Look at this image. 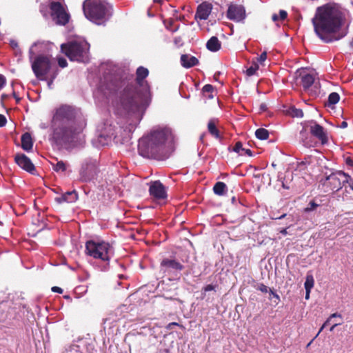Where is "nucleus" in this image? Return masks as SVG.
Wrapping results in <instances>:
<instances>
[{"label":"nucleus","mask_w":353,"mask_h":353,"mask_svg":"<svg viewBox=\"0 0 353 353\" xmlns=\"http://www.w3.org/2000/svg\"><path fill=\"white\" fill-rule=\"evenodd\" d=\"M85 126L86 119L80 109L62 105L52 118V139L57 144L76 146L82 140Z\"/></svg>","instance_id":"obj_1"},{"label":"nucleus","mask_w":353,"mask_h":353,"mask_svg":"<svg viewBox=\"0 0 353 353\" xmlns=\"http://www.w3.org/2000/svg\"><path fill=\"white\" fill-rule=\"evenodd\" d=\"M344 20L343 12L337 7L326 4L317 8L312 23L319 37L325 43H330L347 34L346 30L338 33Z\"/></svg>","instance_id":"obj_2"},{"label":"nucleus","mask_w":353,"mask_h":353,"mask_svg":"<svg viewBox=\"0 0 353 353\" xmlns=\"http://www.w3.org/2000/svg\"><path fill=\"white\" fill-rule=\"evenodd\" d=\"M149 71L142 66L137 70L136 85H128L120 93L117 105L126 113L143 111L149 104L150 87L144 79Z\"/></svg>","instance_id":"obj_3"},{"label":"nucleus","mask_w":353,"mask_h":353,"mask_svg":"<svg viewBox=\"0 0 353 353\" xmlns=\"http://www.w3.org/2000/svg\"><path fill=\"white\" fill-rule=\"evenodd\" d=\"M172 141L173 134L170 128H158L139 140L138 152L144 158L160 159L166 154L167 143Z\"/></svg>","instance_id":"obj_4"},{"label":"nucleus","mask_w":353,"mask_h":353,"mask_svg":"<svg viewBox=\"0 0 353 353\" xmlns=\"http://www.w3.org/2000/svg\"><path fill=\"white\" fill-rule=\"evenodd\" d=\"M85 17L100 25L112 15V6L105 0H85L83 4Z\"/></svg>","instance_id":"obj_5"},{"label":"nucleus","mask_w":353,"mask_h":353,"mask_svg":"<svg viewBox=\"0 0 353 353\" xmlns=\"http://www.w3.org/2000/svg\"><path fill=\"white\" fill-rule=\"evenodd\" d=\"M89 50L90 44L85 41H71L61 45V52L72 61L88 62Z\"/></svg>","instance_id":"obj_6"},{"label":"nucleus","mask_w":353,"mask_h":353,"mask_svg":"<svg viewBox=\"0 0 353 353\" xmlns=\"http://www.w3.org/2000/svg\"><path fill=\"white\" fill-rule=\"evenodd\" d=\"M85 252L87 255L95 259L109 262L111 254H112V247L109 243L103 241L89 240L85 243Z\"/></svg>","instance_id":"obj_7"},{"label":"nucleus","mask_w":353,"mask_h":353,"mask_svg":"<svg viewBox=\"0 0 353 353\" xmlns=\"http://www.w3.org/2000/svg\"><path fill=\"white\" fill-rule=\"evenodd\" d=\"M343 171H336L323 178L320 181L324 192H337L343 186Z\"/></svg>","instance_id":"obj_8"},{"label":"nucleus","mask_w":353,"mask_h":353,"mask_svg":"<svg viewBox=\"0 0 353 353\" xmlns=\"http://www.w3.org/2000/svg\"><path fill=\"white\" fill-rule=\"evenodd\" d=\"M32 70L39 80H47L52 64L50 58L46 55H38L32 63Z\"/></svg>","instance_id":"obj_9"},{"label":"nucleus","mask_w":353,"mask_h":353,"mask_svg":"<svg viewBox=\"0 0 353 353\" xmlns=\"http://www.w3.org/2000/svg\"><path fill=\"white\" fill-rule=\"evenodd\" d=\"M50 16L55 24L59 26L66 25L70 20V14L66 12L63 5L58 1H51L49 5Z\"/></svg>","instance_id":"obj_10"},{"label":"nucleus","mask_w":353,"mask_h":353,"mask_svg":"<svg viewBox=\"0 0 353 353\" xmlns=\"http://www.w3.org/2000/svg\"><path fill=\"white\" fill-rule=\"evenodd\" d=\"M122 85L123 81L120 78L108 76L105 78V81L101 83L100 89L107 98H110L114 96Z\"/></svg>","instance_id":"obj_11"},{"label":"nucleus","mask_w":353,"mask_h":353,"mask_svg":"<svg viewBox=\"0 0 353 353\" xmlns=\"http://www.w3.org/2000/svg\"><path fill=\"white\" fill-rule=\"evenodd\" d=\"M99 169L96 161H85L81 165L79 170L80 181L90 182L96 179Z\"/></svg>","instance_id":"obj_12"},{"label":"nucleus","mask_w":353,"mask_h":353,"mask_svg":"<svg viewBox=\"0 0 353 353\" xmlns=\"http://www.w3.org/2000/svg\"><path fill=\"white\" fill-rule=\"evenodd\" d=\"M294 80L296 85H301L304 90L309 89L314 82V77L309 74L305 69H298L294 73Z\"/></svg>","instance_id":"obj_13"},{"label":"nucleus","mask_w":353,"mask_h":353,"mask_svg":"<svg viewBox=\"0 0 353 353\" xmlns=\"http://www.w3.org/2000/svg\"><path fill=\"white\" fill-rule=\"evenodd\" d=\"M226 16L228 19L234 22H243L246 17L245 8L241 5L230 4L228 6Z\"/></svg>","instance_id":"obj_14"},{"label":"nucleus","mask_w":353,"mask_h":353,"mask_svg":"<svg viewBox=\"0 0 353 353\" xmlns=\"http://www.w3.org/2000/svg\"><path fill=\"white\" fill-rule=\"evenodd\" d=\"M149 192L150 196L157 200L164 199L167 197L165 188L159 181H154L150 183Z\"/></svg>","instance_id":"obj_15"},{"label":"nucleus","mask_w":353,"mask_h":353,"mask_svg":"<svg viewBox=\"0 0 353 353\" xmlns=\"http://www.w3.org/2000/svg\"><path fill=\"white\" fill-rule=\"evenodd\" d=\"M310 125V131L312 136L319 139L322 145L328 143L327 134L325 128L315 121Z\"/></svg>","instance_id":"obj_16"},{"label":"nucleus","mask_w":353,"mask_h":353,"mask_svg":"<svg viewBox=\"0 0 353 353\" xmlns=\"http://www.w3.org/2000/svg\"><path fill=\"white\" fill-rule=\"evenodd\" d=\"M160 266L165 273H170L172 270L181 272L184 268V266L180 262L169 258L163 259L160 263Z\"/></svg>","instance_id":"obj_17"},{"label":"nucleus","mask_w":353,"mask_h":353,"mask_svg":"<svg viewBox=\"0 0 353 353\" xmlns=\"http://www.w3.org/2000/svg\"><path fill=\"white\" fill-rule=\"evenodd\" d=\"M16 163L23 170L31 174L35 171V166L31 160L24 154H17L14 157Z\"/></svg>","instance_id":"obj_18"},{"label":"nucleus","mask_w":353,"mask_h":353,"mask_svg":"<svg viewBox=\"0 0 353 353\" xmlns=\"http://www.w3.org/2000/svg\"><path fill=\"white\" fill-rule=\"evenodd\" d=\"M212 10V4L208 1H204L198 6L195 18L200 20H206L210 14Z\"/></svg>","instance_id":"obj_19"},{"label":"nucleus","mask_w":353,"mask_h":353,"mask_svg":"<svg viewBox=\"0 0 353 353\" xmlns=\"http://www.w3.org/2000/svg\"><path fill=\"white\" fill-rule=\"evenodd\" d=\"M78 199V194L75 190L68 191L55 198L58 203H73Z\"/></svg>","instance_id":"obj_20"},{"label":"nucleus","mask_w":353,"mask_h":353,"mask_svg":"<svg viewBox=\"0 0 353 353\" xmlns=\"http://www.w3.org/2000/svg\"><path fill=\"white\" fill-rule=\"evenodd\" d=\"M180 61L182 66L185 68H190L199 64V60L196 57L187 54H182Z\"/></svg>","instance_id":"obj_21"},{"label":"nucleus","mask_w":353,"mask_h":353,"mask_svg":"<svg viewBox=\"0 0 353 353\" xmlns=\"http://www.w3.org/2000/svg\"><path fill=\"white\" fill-rule=\"evenodd\" d=\"M218 123V120L212 119L209 121L208 123V130L209 133L217 139H221L222 137L220 134L219 129L217 128L216 124Z\"/></svg>","instance_id":"obj_22"},{"label":"nucleus","mask_w":353,"mask_h":353,"mask_svg":"<svg viewBox=\"0 0 353 353\" xmlns=\"http://www.w3.org/2000/svg\"><path fill=\"white\" fill-rule=\"evenodd\" d=\"M21 148L29 152L32 150L33 146V141L32 139V137L29 132H26L23 134H22L21 138Z\"/></svg>","instance_id":"obj_23"},{"label":"nucleus","mask_w":353,"mask_h":353,"mask_svg":"<svg viewBox=\"0 0 353 353\" xmlns=\"http://www.w3.org/2000/svg\"><path fill=\"white\" fill-rule=\"evenodd\" d=\"M221 46V42L216 37H212L206 43V48L211 52H217Z\"/></svg>","instance_id":"obj_24"},{"label":"nucleus","mask_w":353,"mask_h":353,"mask_svg":"<svg viewBox=\"0 0 353 353\" xmlns=\"http://www.w3.org/2000/svg\"><path fill=\"white\" fill-rule=\"evenodd\" d=\"M226 190L227 185L225 183L221 181L216 182L213 187L214 193L219 196L224 195L226 192Z\"/></svg>","instance_id":"obj_25"},{"label":"nucleus","mask_w":353,"mask_h":353,"mask_svg":"<svg viewBox=\"0 0 353 353\" xmlns=\"http://www.w3.org/2000/svg\"><path fill=\"white\" fill-rule=\"evenodd\" d=\"M340 100V96L337 92H332L328 96V99L325 105L328 107H332L335 104H336Z\"/></svg>","instance_id":"obj_26"},{"label":"nucleus","mask_w":353,"mask_h":353,"mask_svg":"<svg viewBox=\"0 0 353 353\" xmlns=\"http://www.w3.org/2000/svg\"><path fill=\"white\" fill-rule=\"evenodd\" d=\"M214 87L210 84H206L203 87L202 92L203 95L208 99H212L214 98L213 92Z\"/></svg>","instance_id":"obj_27"},{"label":"nucleus","mask_w":353,"mask_h":353,"mask_svg":"<svg viewBox=\"0 0 353 353\" xmlns=\"http://www.w3.org/2000/svg\"><path fill=\"white\" fill-rule=\"evenodd\" d=\"M256 137L260 140H266L269 137V132L265 128H259L255 132Z\"/></svg>","instance_id":"obj_28"},{"label":"nucleus","mask_w":353,"mask_h":353,"mask_svg":"<svg viewBox=\"0 0 353 353\" xmlns=\"http://www.w3.org/2000/svg\"><path fill=\"white\" fill-rule=\"evenodd\" d=\"M259 63L256 62L254 59H253L251 66L248 68L246 70L247 75L249 77L254 75L256 73V72L259 70Z\"/></svg>","instance_id":"obj_29"},{"label":"nucleus","mask_w":353,"mask_h":353,"mask_svg":"<svg viewBox=\"0 0 353 353\" xmlns=\"http://www.w3.org/2000/svg\"><path fill=\"white\" fill-rule=\"evenodd\" d=\"M288 17V13L285 10H281L279 11V14H273L272 16V19L273 21H277L278 20L284 21Z\"/></svg>","instance_id":"obj_30"},{"label":"nucleus","mask_w":353,"mask_h":353,"mask_svg":"<svg viewBox=\"0 0 353 353\" xmlns=\"http://www.w3.org/2000/svg\"><path fill=\"white\" fill-rule=\"evenodd\" d=\"M289 114L292 117H298V118H301L303 117V112L302 111L301 109H297L294 107H291L290 109H289Z\"/></svg>","instance_id":"obj_31"},{"label":"nucleus","mask_w":353,"mask_h":353,"mask_svg":"<svg viewBox=\"0 0 353 353\" xmlns=\"http://www.w3.org/2000/svg\"><path fill=\"white\" fill-rule=\"evenodd\" d=\"M314 281L313 276L312 275H307L304 283L305 291H310L314 286Z\"/></svg>","instance_id":"obj_32"},{"label":"nucleus","mask_w":353,"mask_h":353,"mask_svg":"<svg viewBox=\"0 0 353 353\" xmlns=\"http://www.w3.org/2000/svg\"><path fill=\"white\" fill-rule=\"evenodd\" d=\"M53 170L56 172H65L66 170L65 163L62 161H58L56 164H52Z\"/></svg>","instance_id":"obj_33"},{"label":"nucleus","mask_w":353,"mask_h":353,"mask_svg":"<svg viewBox=\"0 0 353 353\" xmlns=\"http://www.w3.org/2000/svg\"><path fill=\"white\" fill-rule=\"evenodd\" d=\"M57 74H58V72L56 70L50 74L49 77L47 76V80H45V81H47L48 88H50V89L52 88V85L54 82V80L56 79Z\"/></svg>","instance_id":"obj_34"},{"label":"nucleus","mask_w":353,"mask_h":353,"mask_svg":"<svg viewBox=\"0 0 353 353\" xmlns=\"http://www.w3.org/2000/svg\"><path fill=\"white\" fill-rule=\"evenodd\" d=\"M343 176V186L345 184H348V186L350 188V189L353 190V179L351 177L350 175L345 172H344Z\"/></svg>","instance_id":"obj_35"},{"label":"nucleus","mask_w":353,"mask_h":353,"mask_svg":"<svg viewBox=\"0 0 353 353\" xmlns=\"http://www.w3.org/2000/svg\"><path fill=\"white\" fill-rule=\"evenodd\" d=\"M319 206V204L316 203L314 200L310 201V203H308L307 206L304 209V212H312V211L316 210V208Z\"/></svg>","instance_id":"obj_36"},{"label":"nucleus","mask_w":353,"mask_h":353,"mask_svg":"<svg viewBox=\"0 0 353 353\" xmlns=\"http://www.w3.org/2000/svg\"><path fill=\"white\" fill-rule=\"evenodd\" d=\"M233 150L235 152L239 153L240 155H243V153L241 152L244 151V148H243V145H242L241 142H240V141L236 142L233 148Z\"/></svg>","instance_id":"obj_37"},{"label":"nucleus","mask_w":353,"mask_h":353,"mask_svg":"<svg viewBox=\"0 0 353 353\" xmlns=\"http://www.w3.org/2000/svg\"><path fill=\"white\" fill-rule=\"evenodd\" d=\"M267 59V52H263L259 57H256L255 59H254L256 62H257L258 63H261V65L263 64V62L266 60Z\"/></svg>","instance_id":"obj_38"},{"label":"nucleus","mask_w":353,"mask_h":353,"mask_svg":"<svg viewBox=\"0 0 353 353\" xmlns=\"http://www.w3.org/2000/svg\"><path fill=\"white\" fill-rule=\"evenodd\" d=\"M256 290L261 291L263 293H267L269 292L270 289L265 284L259 283L256 287Z\"/></svg>","instance_id":"obj_39"},{"label":"nucleus","mask_w":353,"mask_h":353,"mask_svg":"<svg viewBox=\"0 0 353 353\" xmlns=\"http://www.w3.org/2000/svg\"><path fill=\"white\" fill-rule=\"evenodd\" d=\"M269 293L270 296H272L276 300L274 301L275 303L277 305L280 301V296L278 294L274 292L272 289L269 290Z\"/></svg>","instance_id":"obj_40"},{"label":"nucleus","mask_w":353,"mask_h":353,"mask_svg":"<svg viewBox=\"0 0 353 353\" xmlns=\"http://www.w3.org/2000/svg\"><path fill=\"white\" fill-rule=\"evenodd\" d=\"M330 321H331L330 318H328V319L325 321V322L323 324V325H322V326H321V327L320 328V330H319V332L317 333V334L316 335V336H315V337H314V339L310 341V343H309L308 345H310V343L313 341V340H314V339H316V338L319 336V334H320V332H322V330L324 329V327H325V326H327V325H329V323H330Z\"/></svg>","instance_id":"obj_41"},{"label":"nucleus","mask_w":353,"mask_h":353,"mask_svg":"<svg viewBox=\"0 0 353 353\" xmlns=\"http://www.w3.org/2000/svg\"><path fill=\"white\" fill-rule=\"evenodd\" d=\"M58 64L61 68H65L67 66L68 63L65 59L61 57L58 59Z\"/></svg>","instance_id":"obj_42"},{"label":"nucleus","mask_w":353,"mask_h":353,"mask_svg":"<svg viewBox=\"0 0 353 353\" xmlns=\"http://www.w3.org/2000/svg\"><path fill=\"white\" fill-rule=\"evenodd\" d=\"M7 119L3 114H0V128L6 125Z\"/></svg>","instance_id":"obj_43"},{"label":"nucleus","mask_w":353,"mask_h":353,"mask_svg":"<svg viewBox=\"0 0 353 353\" xmlns=\"http://www.w3.org/2000/svg\"><path fill=\"white\" fill-rule=\"evenodd\" d=\"M6 83V79L3 74H0V90L3 88Z\"/></svg>","instance_id":"obj_44"},{"label":"nucleus","mask_w":353,"mask_h":353,"mask_svg":"<svg viewBox=\"0 0 353 353\" xmlns=\"http://www.w3.org/2000/svg\"><path fill=\"white\" fill-rule=\"evenodd\" d=\"M10 46L11 47L14 49V50H17L19 51V52L21 53V50L19 47V45H18V43L15 41H10Z\"/></svg>","instance_id":"obj_45"},{"label":"nucleus","mask_w":353,"mask_h":353,"mask_svg":"<svg viewBox=\"0 0 353 353\" xmlns=\"http://www.w3.org/2000/svg\"><path fill=\"white\" fill-rule=\"evenodd\" d=\"M215 289V286L212 285V284H209V285H205L203 288V290L204 292H208V291H212V290H214Z\"/></svg>","instance_id":"obj_46"},{"label":"nucleus","mask_w":353,"mask_h":353,"mask_svg":"<svg viewBox=\"0 0 353 353\" xmlns=\"http://www.w3.org/2000/svg\"><path fill=\"white\" fill-rule=\"evenodd\" d=\"M52 291L53 292H57V293H59V294H61V293H63V290L62 288H59L58 286H54V287L52 288Z\"/></svg>","instance_id":"obj_47"},{"label":"nucleus","mask_w":353,"mask_h":353,"mask_svg":"<svg viewBox=\"0 0 353 353\" xmlns=\"http://www.w3.org/2000/svg\"><path fill=\"white\" fill-rule=\"evenodd\" d=\"M243 153V155L245 154L249 157H252V152L250 149H245L244 148V151H242L241 152Z\"/></svg>","instance_id":"obj_48"},{"label":"nucleus","mask_w":353,"mask_h":353,"mask_svg":"<svg viewBox=\"0 0 353 353\" xmlns=\"http://www.w3.org/2000/svg\"><path fill=\"white\" fill-rule=\"evenodd\" d=\"M346 163L350 166H353V158L347 157L346 159Z\"/></svg>","instance_id":"obj_49"},{"label":"nucleus","mask_w":353,"mask_h":353,"mask_svg":"<svg viewBox=\"0 0 353 353\" xmlns=\"http://www.w3.org/2000/svg\"><path fill=\"white\" fill-rule=\"evenodd\" d=\"M334 317H339V318H342V316L339 314V313H333L332 314L329 318H330V319H332V318H334Z\"/></svg>","instance_id":"obj_50"},{"label":"nucleus","mask_w":353,"mask_h":353,"mask_svg":"<svg viewBox=\"0 0 353 353\" xmlns=\"http://www.w3.org/2000/svg\"><path fill=\"white\" fill-rule=\"evenodd\" d=\"M174 325H177V326H178V325H179V323H177L172 322V323H169V324L168 325L167 327H168V329H172V326H174Z\"/></svg>","instance_id":"obj_51"},{"label":"nucleus","mask_w":353,"mask_h":353,"mask_svg":"<svg viewBox=\"0 0 353 353\" xmlns=\"http://www.w3.org/2000/svg\"><path fill=\"white\" fill-rule=\"evenodd\" d=\"M347 127V123L345 121H343V122H341V125H340V128H345Z\"/></svg>","instance_id":"obj_52"},{"label":"nucleus","mask_w":353,"mask_h":353,"mask_svg":"<svg viewBox=\"0 0 353 353\" xmlns=\"http://www.w3.org/2000/svg\"><path fill=\"white\" fill-rule=\"evenodd\" d=\"M341 323H334V325H332V327L330 328V330L331 332H332L334 330V329L339 325H340Z\"/></svg>","instance_id":"obj_53"},{"label":"nucleus","mask_w":353,"mask_h":353,"mask_svg":"<svg viewBox=\"0 0 353 353\" xmlns=\"http://www.w3.org/2000/svg\"><path fill=\"white\" fill-rule=\"evenodd\" d=\"M219 75H220V72H219L215 73L214 75V80L218 81V78H219Z\"/></svg>","instance_id":"obj_54"},{"label":"nucleus","mask_w":353,"mask_h":353,"mask_svg":"<svg viewBox=\"0 0 353 353\" xmlns=\"http://www.w3.org/2000/svg\"><path fill=\"white\" fill-rule=\"evenodd\" d=\"M260 109H261V110H265V109H266V105H265V104H264V103L261 104V106H260Z\"/></svg>","instance_id":"obj_55"},{"label":"nucleus","mask_w":353,"mask_h":353,"mask_svg":"<svg viewBox=\"0 0 353 353\" xmlns=\"http://www.w3.org/2000/svg\"><path fill=\"white\" fill-rule=\"evenodd\" d=\"M310 291H306L305 299H309Z\"/></svg>","instance_id":"obj_56"},{"label":"nucleus","mask_w":353,"mask_h":353,"mask_svg":"<svg viewBox=\"0 0 353 353\" xmlns=\"http://www.w3.org/2000/svg\"><path fill=\"white\" fill-rule=\"evenodd\" d=\"M14 97L16 99L17 102L18 103L20 101V98L17 97L15 94V92L13 93Z\"/></svg>","instance_id":"obj_57"},{"label":"nucleus","mask_w":353,"mask_h":353,"mask_svg":"<svg viewBox=\"0 0 353 353\" xmlns=\"http://www.w3.org/2000/svg\"><path fill=\"white\" fill-rule=\"evenodd\" d=\"M281 232L283 234H287V229H283L281 231Z\"/></svg>","instance_id":"obj_58"},{"label":"nucleus","mask_w":353,"mask_h":353,"mask_svg":"<svg viewBox=\"0 0 353 353\" xmlns=\"http://www.w3.org/2000/svg\"><path fill=\"white\" fill-rule=\"evenodd\" d=\"M153 1H154V3H161L162 0H153Z\"/></svg>","instance_id":"obj_59"},{"label":"nucleus","mask_w":353,"mask_h":353,"mask_svg":"<svg viewBox=\"0 0 353 353\" xmlns=\"http://www.w3.org/2000/svg\"><path fill=\"white\" fill-rule=\"evenodd\" d=\"M16 54H19L21 55V52L20 53L19 50H14Z\"/></svg>","instance_id":"obj_60"},{"label":"nucleus","mask_w":353,"mask_h":353,"mask_svg":"<svg viewBox=\"0 0 353 353\" xmlns=\"http://www.w3.org/2000/svg\"><path fill=\"white\" fill-rule=\"evenodd\" d=\"M4 98H6V95L5 94H2L1 95V99H3Z\"/></svg>","instance_id":"obj_61"},{"label":"nucleus","mask_w":353,"mask_h":353,"mask_svg":"<svg viewBox=\"0 0 353 353\" xmlns=\"http://www.w3.org/2000/svg\"><path fill=\"white\" fill-rule=\"evenodd\" d=\"M305 133V132H303V131L301 132V134H303Z\"/></svg>","instance_id":"obj_62"}]
</instances>
